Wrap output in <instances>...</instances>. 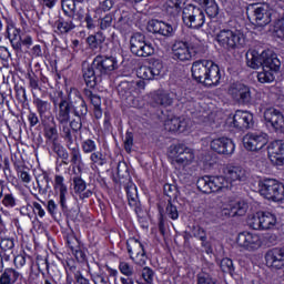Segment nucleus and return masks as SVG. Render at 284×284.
Returning <instances> with one entry per match:
<instances>
[{
	"label": "nucleus",
	"instance_id": "20",
	"mask_svg": "<svg viewBox=\"0 0 284 284\" xmlns=\"http://www.w3.org/2000/svg\"><path fill=\"white\" fill-rule=\"evenodd\" d=\"M53 190L59 196V204L62 212L68 210V184H65V178L63 175H54Z\"/></svg>",
	"mask_w": 284,
	"mask_h": 284
},
{
	"label": "nucleus",
	"instance_id": "43",
	"mask_svg": "<svg viewBox=\"0 0 284 284\" xmlns=\"http://www.w3.org/2000/svg\"><path fill=\"white\" fill-rule=\"evenodd\" d=\"M262 220V230H272L276 225V215L271 212L260 213Z\"/></svg>",
	"mask_w": 284,
	"mask_h": 284
},
{
	"label": "nucleus",
	"instance_id": "15",
	"mask_svg": "<svg viewBox=\"0 0 284 284\" xmlns=\"http://www.w3.org/2000/svg\"><path fill=\"white\" fill-rule=\"evenodd\" d=\"M264 121L267 125H272L275 132L284 134V115L283 112L275 108H268L264 111Z\"/></svg>",
	"mask_w": 284,
	"mask_h": 284
},
{
	"label": "nucleus",
	"instance_id": "45",
	"mask_svg": "<svg viewBox=\"0 0 284 284\" xmlns=\"http://www.w3.org/2000/svg\"><path fill=\"white\" fill-rule=\"evenodd\" d=\"M27 81H29V88L32 97H37V91L41 92V82L37 73L31 72L27 74Z\"/></svg>",
	"mask_w": 284,
	"mask_h": 284
},
{
	"label": "nucleus",
	"instance_id": "61",
	"mask_svg": "<svg viewBox=\"0 0 284 284\" xmlns=\"http://www.w3.org/2000/svg\"><path fill=\"white\" fill-rule=\"evenodd\" d=\"M87 16H88V12H85V9L79 8L78 10L75 9L74 11H72L69 18L72 21H79L81 23Z\"/></svg>",
	"mask_w": 284,
	"mask_h": 284
},
{
	"label": "nucleus",
	"instance_id": "60",
	"mask_svg": "<svg viewBox=\"0 0 284 284\" xmlns=\"http://www.w3.org/2000/svg\"><path fill=\"white\" fill-rule=\"evenodd\" d=\"M141 276L146 284L154 283V271L151 267L149 266L143 267Z\"/></svg>",
	"mask_w": 284,
	"mask_h": 284
},
{
	"label": "nucleus",
	"instance_id": "5",
	"mask_svg": "<svg viewBox=\"0 0 284 284\" xmlns=\"http://www.w3.org/2000/svg\"><path fill=\"white\" fill-rule=\"evenodd\" d=\"M216 41L221 48L232 52V50H240L245 45V34L236 29H222L216 34Z\"/></svg>",
	"mask_w": 284,
	"mask_h": 284
},
{
	"label": "nucleus",
	"instance_id": "41",
	"mask_svg": "<svg viewBox=\"0 0 284 284\" xmlns=\"http://www.w3.org/2000/svg\"><path fill=\"white\" fill-rule=\"evenodd\" d=\"M134 92V82L122 81L118 87V94L121 99H129Z\"/></svg>",
	"mask_w": 284,
	"mask_h": 284
},
{
	"label": "nucleus",
	"instance_id": "25",
	"mask_svg": "<svg viewBox=\"0 0 284 284\" xmlns=\"http://www.w3.org/2000/svg\"><path fill=\"white\" fill-rule=\"evenodd\" d=\"M163 72V63L155 61L151 67L142 65L138 69L136 75L143 81H152Z\"/></svg>",
	"mask_w": 284,
	"mask_h": 284
},
{
	"label": "nucleus",
	"instance_id": "36",
	"mask_svg": "<svg viewBox=\"0 0 284 284\" xmlns=\"http://www.w3.org/2000/svg\"><path fill=\"white\" fill-rule=\"evenodd\" d=\"M33 105H36L40 119H43V116H45V114L52 110V104H50V102L42 100L37 95H33Z\"/></svg>",
	"mask_w": 284,
	"mask_h": 284
},
{
	"label": "nucleus",
	"instance_id": "4",
	"mask_svg": "<svg viewBox=\"0 0 284 284\" xmlns=\"http://www.w3.org/2000/svg\"><path fill=\"white\" fill-rule=\"evenodd\" d=\"M192 77L197 83L213 88L221 83V69L212 60H196L191 68Z\"/></svg>",
	"mask_w": 284,
	"mask_h": 284
},
{
	"label": "nucleus",
	"instance_id": "10",
	"mask_svg": "<svg viewBox=\"0 0 284 284\" xmlns=\"http://www.w3.org/2000/svg\"><path fill=\"white\" fill-rule=\"evenodd\" d=\"M130 50L135 57H152L154 45L145 39V34L135 32L130 38Z\"/></svg>",
	"mask_w": 284,
	"mask_h": 284
},
{
	"label": "nucleus",
	"instance_id": "37",
	"mask_svg": "<svg viewBox=\"0 0 284 284\" xmlns=\"http://www.w3.org/2000/svg\"><path fill=\"white\" fill-rule=\"evenodd\" d=\"M68 150L70 151V163L72 165H75V168H82L83 155L81 154V149L79 148V144L68 146Z\"/></svg>",
	"mask_w": 284,
	"mask_h": 284
},
{
	"label": "nucleus",
	"instance_id": "2",
	"mask_svg": "<svg viewBox=\"0 0 284 284\" xmlns=\"http://www.w3.org/2000/svg\"><path fill=\"white\" fill-rule=\"evenodd\" d=\"M250 173L243 166L229 165L224 169V176H203L196 182L197 190L203 194H212V192H221V190H230L232 183H243L247 181Z\"/></svg>",
	"mask_w": 284,
	"mask_h": 284
},
{
	"label": "nucleus",
	"instance_id": "22",
	"mask_svg": "<svg viewBox=\"0 0 284 284\" xmlns=\"http://www.w3.org/2000/svg\"><path fill=\"white\" fill-rule=\"evenodd\" d=\"M172 54L175 61L192 60V51L190 50V42L185 40H175L172 44Z\"/></svg>",
	"mask_w": 284,
	"mask_h": 284
},
{
	"label": "nucleus",
	"instance_id": "19",
	"mask_svg": "<svg viewBox=\"0 0 284 284\" xmlns=\"http://www.w3.org/2000/svg\"><path fill=\"white\" fill-rule=\"evenodd\" d=\"M211 150L216 152V154H223L224 156H232L234 150H236V144L229 138H217L211 142Z\"/></svg>",
	"mask_w": 284,
	"mask_h": 284
},
{
	"label": "nucleus",
	"instance_id": "48",
	"mask_svg": "<svg viewBox=\"0 0 284 284\" xmlns=\"http://www.w3.org/2000/svg\"><path fill=\"white\" fill-rule=\"evenodd\" d=\"M220 267L222 272H224V274H230V276H234V262L231 258H222V261L220 262Z\"/></svg>",
	"mask_w": 284,
	"mask_h": 284
},
{
	"label": "nucleus",
	"instance_id": "3",
	"mask_svg": "<svg viewBox=\"0 0 284 284\" xmlns=\"http://www.w3.org/2000/svg\"><path fill=\"white\" fill-rule=\"evenodd\" d=\"M246 65L253 70L262 68L263 71L257 73L260 83H272L274 81V72L281 70V60L274 51L267 49L258 53L256 50L246 53Z\"/></svg>",
	"mask_w": 284,
	"mask_h": 284
},
{
	"label": "nucleus",
	"instance_id": "64",
	"mask_svg": "<svg viewBox=\"0 0 284 284\" xmlns=\"http://www.w3.org/2000/svg\"><path fill=\"white\" fill-rule=\"evenodd\" d=\"M72 254L75 256L78 263H85V261H88V255L85 254V251L82 250L80 246L72 251Z\"/></svg>",
	"mask_w": 284,
	"mask_h": 284
},
{
	"label": "nucleus",
	"instance_id": "46",
	"mask_svg": "<svg viewBox=\"0 0 284 284\" xmlns=\"http://www.w3.org/2000/svg\"><path fill=\"white\" fill-rule=\"evenodd\" d=\"M90 161L93 165L103 166L105 163H108V158H105V154L101 151H94L90 155Z\"/></svg>",
	"mask_w": 284,
	"mask_h": 284
},
{
	"label": "nucleus",
	"instance_id": "51",
	"mask_svg": "<svg viewBox=\"0 0 284 284\" xmlns=\"http://www.w3.org/2000/svg\"><path fill=\"white\" fill-rule=\"evenodd\" d=\"M12 54L10 53V50L8 48L0 45V61L2 68H10V59Z\"/></svg>",
	"mask_w": 284,
	"mask_h": 284
},
{
	"label": "nucleus",
	"instance_id": "13",
	"mask_svg": "<svg viewBox=\"0 0 284 284\" xmlns=\"http://www.w3.org/2000/svg\"><path fill=\"white\" fill-rule=\"evenodd\" d=\"M126 250L130 258L136 263V265H145L148 255L145 254V247L143 243L135 237H130L126 241Z\"/></svg>",
	"mask_w": 284,
	"mask_h": 284
},
{
	"label": "nucleus",
	"instance_id": "26",
	"mask_svg": "<svg viewBox=\"0 0 284 284\" xmlns=\"http://www.w3.org/2000/svg\"><path fill=\"white\" fill-rule=\"evenodd\" d=\"M6 38L9 39L14 52H21V29L17 28L12 20L7 21Z\"/></svg>",
	"mask_w": 284,
	"mask_h": 284
},
{
	"label": "nucleus",
	"instance_id": "47",
	"mask_svg": "<svg viewBox=\"0 0 284 284\" xmlns=\"http://www.w3.org/2000/svg\"><path fill=\"white\" fill-rule=\"evenodd\" d=\"M83 94L88 101L93 105V108H101V97L99 94L93 93L90 89H84Z\"/></svg>",
	"mask_w": 284,
	"mask_h": 284
},
{
	"label": "nucleus",
	"instance_id": "1",
	"mask_svg": "<svg viewBox=\"0 0 284 284\" xmlns=\"http://www.w3.org/2000/svg\"><path fill=\"white\" fill-rule=\"evenodd\" d=\"M53 105V111L55 114V121L59 123L60 136L65 143V148H73L79 145L77 142V132L70 129V119L73 114L74 116H88V103L81 95V91L77 88H71L67 95L63 91L58 92V95L51 98Z\"/></svg>",
	"mask_w": 284,
	"mask_h": 284
},
{
	"label": "nucleus",
	"instance_id": "58",
	"mask_svg": "<svg viewBox=\"0 0 284 284\" xmlns=\"http://www.w3.org/2000/svg\"><path fill=\"white\" fill-rule=\"evenodd\" d=\"M1 204L8 209L17 207V197L12 193H4Z\"/></svg>",
	"mask_w": 284,
	"mask_h": 284
},
{
	"label": "nucleus",
	"instance_id": "7",
	"mask_svg": "<svg viewBox=\"0 0 284 284\" xmlns=\"http://www.w3.org/2000/svg\"><path fill=\"white\" fill-rule=\"evenodd\" d=\"M182 20L186 28L201 30L205 26V9H201L195 4H187L183 8Z\"/></svg>",
	"mask_w": 284,
	"mask_h": 284
},
{
	"label": "nucleus",
	"instance_id": "21",
	"mask_svg": "<svg viewBox=\"0 0 284 284\" xmlns=\"http://www.w3.org/2000/svg\"><path fill=\"white\" fill-rule=\"evenodd\" d=\"M231 123L237 130H250V128H254V114L248 111L237 110Z\"/></svg>",
	"mask_w": 284,
	"mask_h": 284
},
{
	"label": "nucleus",
	"instance_id": "52",
	"mask_svg": "<svg viewBox=\"0 0 284 284\" xmlns=\"http://www.w3.org/2000/svg\"><path fill=\"white\" fill-rule=\"evenodd\" d=\"M164 194L169 197V201H176L179 199V189L176 185L164 184Z\"/></svg>",
	"mask_w": 284,
	"mask_h": 284
},
{
	"label": "nucleus",
	"instance_id": "50",
	"mask_svg": "<svg viewBox=\"0 0 284 284\" xmlns=\"http://www.w3.org/2000/svg\"><path fill=\"white\" fill-rule=\"evenodd\" d=\"M247 225L251 227V230H263L261 213L248 216Z\"/></svg>",
	"mask_w": 284,
	"mask_h": 284
},
{
	"label": "nucleus",
	"instance_id": "35",
	"mask_svg": "<svg viewBox=\"0 0 284 284\" xmlns=\"http://www.w3.org/2000/svg\"><path fill=\"white\" fill-rule=\"evenodd\" d=\"M181 6H183L181 0H165L162 10L170 17H176L181 12Z\"/></svg>",
	"mask_w": 284,
	"mask_h": 284
},
{
	"label": "nucleus",
	"instance_id": "11",
	"mask_svg": "<svg viewBox=\"0 0 284 284\" xmlns=\"http://www.w3.org/2000/svg\"><path fill=\"white\" fill-rule=\"evenodd\" d=\"M93 68L98 70V74L103 77H110L114 70H119V61L114 55L98 54L93 59Z\"/></svg>",
	"mask_w": 284,
	"mask_h": 284
},
{
	"label": "nucleus",
	"instance_id": "16",
	"mask_svg": "<svg viewBox=\"0 0 284 284\" xmlns=\"http://www.w3.org/2000/svg\"><path fill=\"white\" fill-rule=\"evenodd\" d=\"M236 243L243 250H247L248 252H255L261 247V236L256 233L242 232L237 235Z\"/></svg>",
	"mask_w": 284,
	"mask_h": 284
},
{
	"label": "nucleus",
	"instance_id": "39",
	"mask_svg": "<svg viewBox=\"0 0 284 284\" xmlns=\"http://www.w3.org/2000/svg\"><path fill=\"white\" fill-rule=\"evenodd\" d=\"M115 30H119L122 34H126L132 30V20L128 14L121 16L118 21L114 23Z\"/></svg>",
	"mask_w": 284,
	"mask_h": 284
},
{
	"label": "nucleus",
	"instance_id": "56",
	"mask_svg": "<svg viewBox=\"0 0 284 284\" xmlns=\"http://www.w3.org/2000/svg\"><path fill=\"white\" fill-rule=\"evenodd\" d=\"M116 174L119 179L130 180V170L125 162H119L116 166Z\"/></svg>",
	"mask_w": 284,
	"mask_h": 284
},
{
	"label": "nucleus",
	"instance_id": "8",
	"mask_svg": "<svg viewBox=\"0 0 284 284\" xmlns=\"http://www.w3.org/2000/svg\"><path fill=\"white\" fill-rule=\"evenodd\" d=\"M172 164L176 168H187L194 163V150L185 144H175L170 146L169 151Z\"/></svg>",
	"mask_w": 284,
	"mask_h": 284
},
{
	"label": "nucleus",
	"instance_id": "53",
	"mask_svg": "<svg viewBox=\"0 0 284 284\" xmlns=\"http://www.w3.org/2000/svg\"><path fill=\"white\" fill-rule=\"evenodd\" d=\"M87 115L84 116H75L77 119H73L71 121H69L68 125L70 128V130H72V132H75L77 134H79V132H81V130L83 129V121L85 119Z\"/></svg>",
	"mask_w": 284,
	"mask_h": 284
},
{
	"label": "nucleus",
	"instance_id": "12",
	"mask_svg": "<svg viewBox=\"0 0 284 284\" xmlns=\"http://www.w3.org/2000/svg\"><path fill=\"white\" fill-rule=\"evenodd\" d=\"M247 18L253 26L265 28V26L272 23V10L267 4H257L253 7Z\"/></svg>",
	"mask_w": 284,
	"mask_h": 284
},
{
	"label": "nucleus",
	"instance_id": "44",
	"mask_svg": "<svg viewBox=\"0 0 284 284\" xmlns=\"http://www.w3.org/2000/svg\"><path fill=\"white\" fill-rule=\"evenodd\" d=\"M6 230V223L3 222V226L0 227V234ZM0 250L2 252H7V254H12V251L14 250V239L10 237H1L0 239Z\"/></svg>",
	"mask_w": 284,
	"mask_h": 284
},
{
	"label": "nucleus",
	"instance_id": "49",
	"mask_svg": "<svg viewBox=\"0 0 284 284\" xmlns=\"http://www.w3.org/2000/svg\"><path fill=\"white\" fill-rule=\"evenodd\" d=\"M165 215L168 216V219H171L172 221L179 220V209L176 207V205L172 203V200H168Z\"/></svg>",
	"mask_w": 284,
	"mask_h": 284
},
{
	"label": "nucleus",
	"instance_id": "18",
	"mask_svg": "<svg viewBox=\"0 0 284 284\" xmlns=\"http://www.w3.org/2000/svg\"><path fill=\"white\" fill-rule=\"evenodd\" d=\"M82 77L87 88H97L98 83H101L103 79L99 73V69L94 67L93 61L91 64L88 62L82 63Z\"/></svg>",
	"mask_w": 284,
	"mask_h": 284
},
{
	"label": "nucleus",
	"instance_id": "23",
	"mask_svg": "<svg viewBox=\"0 0 284 284\" xmlns=\"http://www.w3.org/2000/svg\"><path fill=\"white\" fill-rule=\"evenodd\" d=\"M268 159L275 165H284V140H275L267 146Z\"/></svg>",
	"mask_w": 284,
	"mask_h": 284
},
{
	"label": "nucleus",
	"instance_id": "28",
	"mask_svg": "<svg viewBox=\"0 0 284 284\" xmlns=\"http://www.w3.org/2000/svg\"><path fill=\"white\" fill-rule=\"evenodd\" d=\"M187 121L185 118L171 115L164 121L166 132H185L187 131Z\"/></svg>",
	"mask_w": 284,
	"mask_h": 284
},
{
	"label": "nucleus",
	"instance_id": "55",
	"mask_svg": "<svg viewBox=\"0 0 284 284\" xmlns=\"http://www.w3.org/2000/svg\"><path fill=\"white\" fill-rule=\"evenodd\" d=\"M61 6L65 17H70L77 10V2L74 0H61Z\"/></svg>",
	"mask_w": 284,
	"mask_h": 284
},
{
	"label": "nucleus",
	"instance_id": "38",
	"mask_svg": "<svg viewBox=\"0 0 284 284\" xmlns=\"http://www.w3.org/2000/svg\"><path fill=\"white\" fill-rule=\"evenodd\" d=\"M87 43L91 50H99L105 43V34L101 31L91 34L87 38Z\"/></svg>",
	"mask_w": 284,
	"mask_h": 284
},
{
	"label": "nucleus",
	"instance_id": "57",
	"mask_svg": "<svg viewBox=\"0 0 284 284\" xmlns=\"http://www.w3.org/2000/svg\"><path fill=\"white\" fill-rule=\"evenodd\" d=\"M190 51L192 52V57L195 54H205V45H203L202 41L189 42Z\"/></svg>",
	"mask_w": 284,
	"mask_h": 284
},
{
	"label": "nucleus",
	"instance_id": "27",
	"mask_svg": "<svg viewBox=\"0 0 284 284\" xmlns=\"http://www.w3.org/2000/svg\"><path fill=\"white\" fill-rule=\"evenodd\" d=\"M174 103V98L168 91L158 90L151 93L150 105L152 108H170Z\"/></svg>",
	"mask_w": 284,
	"mask_h": 284
},
{
	"label": "nucleus",
	"instance_id": "63",
	"mask_svg": "<svg viewBox=\"0 0 284 284\" xmlns=\"http://www.w3.org/2000/svg\"><path fill=\"white\" fill-rule=\"evenodd\" d=\"M132 145H134V134L128 131L124 138V150L132 152Z\"/></svg>",
	"mask_w": 284,
	"mask_h": 284
},
{
	"label": "nucleus",
	"instance_id": "9",
	"mask_svg": "<svg viewBox=\"0 0 284 284\" xmlns=\"http://www.w3.org/2000/svg\"><path fill=\"white\" fill-rule=\"evenodd\" d=\"M254 90L247 84L234 82L229 87V95L240 105H252L254 103Z\"/></svg>",
	"mask_w": 284,
	"mask_h": 284
},
{
	"label": "nucleus",
	"instance_id": "54",
	"mask_svg": "<svg viewBox=\"0 0 284 284\" xmlns=\"http://www.w3.org/2000/svg\"><path fill=\"white\" fill-rule=\"evenodd\" d=\"M81 148L84 154H92V152H97V142L92 139L83 140Z\"/></svg>",
	"mask_w": 284,
	"mask_h": 284
},
{
	"label": "nucleus",
	"instance_id": "62",
	"mask_svg": "<svg viewBox=\"0 0 284 284\" xmlns=\"http://www.w3.org/2000/svg\"><path fill=\"white\" fill-rule=\"evenodd\" d=\"M119 270L121 274H124V276L130 277L134 275V267H132L128 262H120Z\"/></svg>",
	"mask_w": 284,
	"mask_h": 284
},
{
	"label": "nucleus",
	"instance_id": "59",
	"mask_svg": "<svg viewBox=\"0 0 284 284\" xmlns=\"http://www.w3.org/2000/svg\"><path fill=\"white\" fill-rule=\"evenodd\" d=\"M85 187H88V185L85 184V181L83 179L79 176L73 179V190L75 194H81L85 192Z\"/></svg>",
	"mask_w": 284,
	"mask_h": 284
},
{
	"label": "nucleus",
	"instance_id": "24",
	"mask_svg": "<svg viewBox=\"0 0 284 284\" xmlns=\"http://www.w3.org/2000/svg\"><path fill=\"white\" fill-rule=\"evenodd\" d=\"M267 267L272 270H282L284 267V247L271 248L265 254Z\"/></svg>",
	"mask_w": 284,
	"mask_h": 284
},
{
	"label": "nucleus",
	"instance_id": "40",
	"mask_svg": "<svg viewBox=\"0 0 284 284\" xmlns=\"http://www.w3.org/2000/svg\"><path fill=\"white\" fill-rule=\"evenodd\" d=\"M51 150L52 152H54V154H57L58 159L62 160V163L64 165H68V161L70 159V153H68V150L64 149L61 143L58 142H53L51 144Z\"/></svg>",
	"mask_w": 284,
	"mask_h": 284
},
{
	"label": "nucleus",
	"instance_id": "42",
	"mask_svg": "<svg viewBox=\"0 0 284 284\" xmlns=\"http://www.w3.org/2000/svg\"><path fill=\"white\" fill-rule=\"evenodd\" d=\"M44 138L49 143H57L59 141V130L57 124H44Z\"/></svg>",
	"mask_w": 284,
	"mask_h": 284
},
{
	"label": "nucleus",
	"instance_id": "32",
	"mask_svg": "<svg viewBox=\"0 0 284 284\" xmlns=\"http://www.w3.org/2000/svg\"><path fill=\"white\" fill-rule=\"evenodd\" d=\"M37 185H38V193L41 196H45L50 190H52V186L50 183H52V178H50V174L48 172H42L36 178Z\"/></svg>",
	"mask_w": 284,
	"mask_h": 284
},
{
	"label": "nucleus",
	"instance_id": "34",
	"mask_svg": "<svg viewBox=\"0 0 284 284\" xmlns=\"http://www.w3.org/2000/svg\"><path fill=\"white\" fill-rule=\"evenodd\" d=\"M55 28L60 34H69V32H72L77 28V24H74V21L70 17L68 19L59 18L55 21Z\"/></svg>",
	"mask_w": 284,
	"mask_h": 284
},
{
	"label": "nucleus",
	"instance_id": "14",
	"mask_svg": "<svg viewBox=\"0 0 284 284\" xmlns=\"http://www.w3.org/2000/svg\"><path fill=\"white\" fill-rule=\"evenodd\" d=\"M267 133L264 132H251L243 138L244 148L250 152H258L267 145Z\"/></svg>",
	"mask_w": 284,
	"mask_h": 284
},
{
	"label": "nucleus",
	"instance_id": "6",
	"mask_svg": "<svg viewBox=\"0 0 284 284\" xmlns=\"http://www.w3.org/2000/svg\"><path fill=\"white\" fill-rule=\"evenodd\" d=\"M258 192L267 201H273L274 203H283L284 201V185L277 180L265 179L260 181Z\"/></svg>",
	"mask_w": 284,
	"mask_h": 284
},
{
	"label": "nucleus",
	"instance_id": "17",
	"mask_svg": "<svg viewBox=\"0 0 284 284\" xmlns=\"http://www.w3.org/2000/svg\"><path fill=\"white\" fill-rule=\"evenodd\" d=\"M146 30L152 34H160L161 37H165L166 39L174 37L176 32V29L172 27V24L161 20L149 21Z\"/></svg>",
	"mask_w": 284,
	"mask_h": 284
},
{
	"label": "nucleus",
	"instance_id": "29",
	"mask_svg": "<svg viewBox=\"0 0 284 284\" xmlns=\"http://www.w3.org/2000/svg\"><path fill=\"white\" fill-rule=\"evenodd\" d=\"M247 203L245 202H236L235 204L224 207L221 210L222 219H230L234 216H245L247 213Z\"/></svg>",
	"mask_w": 284,
	"mask_h": 284
},
{
	"label": "nucleus",
	"instance_id": "33",
	"mask_svg": "<svg viewBox=\"0 0 284 284\" xmlns=\"http://www.w3.org/2000/svg\"><path fill=\"white\" fill-rule=\"evenodd\" d=\"M125 190L130 207H133L134 212L139 214V212H141V203L139 202V192L136 191V185L131 183Z\"/></svg>",
	"mask_w": 284,
	"mask_h": 284
},
{
	"label": "nucleus",
	"instance_id": "30",
	"mask_svg": "<svg viewBox=\"0 0 284 284\" xmlns=\"http://www.w3.org/2000/svg\"><path fill=\"white\" fill-rule=\"evenodd\" d=\"M197 6L201 8H204L205 14L210 19H216L219 17V12H221V9L219 8V3L216 0H193Z\"/></svg>",
	"mask_w": 284,
	"mask_h": 284
},
{
	"label": "nucleus",
	"instance_id": "31",
	"mask_svg": "<svg viewBox=\"0 0 284 284\" xmlns=\"http://www.w3.org/2000/svg\"><path fill=\"white\" fill-rule=\"evenodd\" d=\"M21 278H23L21 272L13 267H7L0 275V284H17V282L21 281Z\"/></svg>",
	"mask_w": 284,
	"mask_h": 284
}]
</instances>
